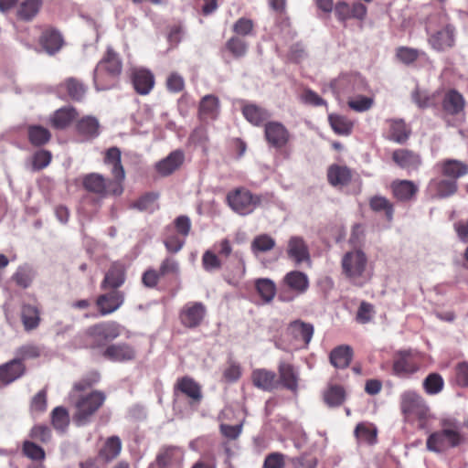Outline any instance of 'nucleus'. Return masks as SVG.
<instances>
[{"label": "nucleus", "instance_id": "24", "mask_svg": "<svg viewBox=\"0 0 468 468\" xmlns=\"http://www.w3.org/2000/svg\"><path fill=\"white\" fill-rule=\"evenodd\" d=\"M184 159L185 155L181 150L173 151L155 165V169L163 176H169L182 165Z\"/></svg>", "mask_w": 468, "mask_h": 468}, {"label": "nucleus", "instance_id": "34", "mask_svg": "<svg viewBox=\"0 0 468 468\" xmlns=\"http://www.w3.org/2000/svg\"><path fill=\"white\" fill-rule=\"evenodd\" d=\"M40 44L47 53L52 55L61 48L63 38L57 30H46L40 37Z\"/></svg>", "mask_w": 468, "mask_h": 468}, {"label": "nucleus", "instance_id": "22", "mask_svg": "<svg viewBox=\"0 0 468 468\" xmlns=\"http://www.w3.org/2000/svg\"><path fill=\"white\" fill-rule=\"evenodd\" d=\"M465 106L463 96L455 90H448L441 101L442 111L447 115L461 113Z\"/></svg>", "mask_w": 468, "mask_h": 468}, {"label": "nucleus", "instance_id": "8", "mask_svg": "<svg viewBox=\"0 0 468 468\" xmlns=\"http://www.w3.org/2000/svg\"><path fill=\"white\" fill-rule=\"evenodd\" d=\"M287 258L296 266L306 263L312 264L309 247L303 237L291 236L286 245Z\"/></svg>", "mask_w": 468, "mask_h": 468}, {"label": "nucleus", "instance_id": "58", "mask_svg": "<svg viewBox=\"0 0 468 468\" xmlns=\"http://www.w3.org/2000/svg\"><path fill=\"white\" fill-rule=\"evenodd\" d=\"M354 434L356 438L376 439L378 436V429L373 423L361 422L356 425Z\"/></svg>", "mask_w": 468, "mask_h": 468}, {"label": "nucleus", "instance_id": "2", "mask_svg": "<svg viewBox=\"0 0 468 468\" xmlns=\"http://www.w3.org/2000/svg\"><path fill=\"white\" fill-rule=\"evenodd\" d=\"M367 257L362 250L346 252L342 259L343 271L354 284L362 286L367 282Z\"/></svg>", "mask_w": 468, "mask_h": 468}, {"label": "nucleus", "instance_id": "41", "mask_svg": "<svg viewBox=\"0 0 468 468\" xmlns=\"http://www.w3.org/2000/svg\"><path fill=\"white\" fill-rule=\"evenodd\" d=\"M346 399V391L343 387L330 385L324 392V400L329 407H338Z\"/></svg>", "mask_w": 468, "mask_h": 468}, {"label": "nucleus", "instance_id": "47", "mask_svg": "<svg viewBox=\"0 0 468 468\" xmlns=\"http://www.w3.org/2000/svg\"><path fill=\"white\" fill-rule=\"evenodd\" d=\"M444 387V381L438 373L429 374L423 380V388L429 395L439 394Z\"/></svg>", "mask_w": 468, "mask_h": 468}, {"label": "nucleus", "instance_id": "64", "mask_svg": "<svg viewBox=\"0 0 468 468\" xmlns=\"http://www.w3.org/2000/svg\"><path fill=\"white\" fill-rule=\"evenodd\" d=\"M202 265L207 271H211L220 269L221 262L214 252L206 250L202 256Z\"/></svg>", "mask_w": 468, "mask_h": 468}, {"label": "nucleus", "instance_id": "17", "mask_svg": "<svg viewBox=\"0 0 468 468\" xmlns=\"http://www.w3.org/2000/svg\"><path fill=\"white\" fill-rule=\"evenodd\" d=\"M103 356L113 362H126L133 360L136 351L126 343L113 344L105 348Z\"/></svg>", "mask_w": 468, "mask_h": 468}, {"label": "nucleus", "instance_id": "32", "mask_svg": "<svg viewBox=\"0 0 468 468\" xmlns=\"http://www.w3.org/2000/svg\"><path fill=\"white\" fill-rule=\"evenodd\" d=\"M43 0H23L17 6V19L25 22L33 20L39 13Z\"/></svg>", "mask_w": 468, "mask_h": 468}, {"label": "nucleus", "instance_id": "7", "mask_svg": "<svg viewBox=\"0 0 468 468\" xmlns=\"http://www.w3.org/2000/svg\"><path fill=\"white\" fill-rule=\"evenodd\" d=\"M456 29L452 24H445L439 29L429 32L428 42L437 51H445L455 45Z\"/></svg>", "mask_w": 468, "mask_h": 468}, {"label": "nucleus", "instance_id": "46", "mask_svg": "<svg viewBox=\"0 0 468 468\" xmlns=\"http://www.w3.org/2000/svg\"><path fill=\"white\" fill-rule=\"evenodd\" d=\"M49 131L40 125H32L28 128V138L33 145L40 146L50 140Z\"/></svg>", "mask_w": 468, "mask_h": 468}, {"label": "nucleus", "instance_id": "5", "mask_svg": "<svg viewBox=\"0 0 468 468\" xmlns=\"http://www.w3.org/2000/svg\"><path fill=\"white\" fill-rule=\"evenodd\" d=\"M230 207L240 215L251 213L261 203V197L254 196L245 188H239L227 196Z\"/></svg>", "mask_w": 468, "mask_h": 468}, {"label": "nucleus", "instance_id": "4", "mask_svg": "<svg viewBox=\"0 0 468 468\" xmlns=\"http://www.w3.org/2000/svg\"><path fill=\"white\" fill-rule=\"evenodd\" d=\"M122 71V62L118 55L108 48L105 57L99 62L95 70L93 80L97 90H105L110 86L101 85L104 78L115 79Z\"/></svg>", "mask_w": 468, "mask_h": 468}, {"label": "nucleus", "instance_id": "3", "mask_svg": "<svg viewBox=\"0 0 468 468\" xmlns=\"http://www.w3.org/2000/svg\"><path fill=\"white\" fill-rule=\"evenodd\" d=\"M121 334L116 322H102L90 326L84 332L90 347H102L107 342L114 340Z\"/></svg>", "mask_w": 468, "mask_h": 468}, {"label": "nucleus", "instance_id": "28", "mask_svg": "<svg viewBox=\"0 0 468 468\" xmlns=\"http://www.w3.org/2000/svg\"><path fill=\"white\" fill-rule=\"evenodd\" d=\"M428 187L431 192H433L434 197L445 198L456 193L458 184L452 179H432Z\"/></svg>", "mask_w": 468, "mask_h": 468}, {"label": "nucleus", "instance_id": "57", "mask_svg": "<svg viewBox=\"0 0 468 468\" xmlns=\"http://www.w3.org/2000/svg\"><path fill=\"white\" fill-rule=\"evenodd\" d=\"M413 417L418 420V427L420 429H427L431 421L434 420V416L431 413L430 407L426 402L416 410Z\"/></svg>", "mask_w": 468, "mask_h": 468}, {"label": "nucleus", "instance_id": "35", "mask_svg": "<svg viewBox=\"0 0 468 468\" xmlns=\"http://www.w3.org/2000/svg\"><path fill=\"white\" fill-rule=\"evenodd\" d=\"M24 373V366L18 359L0 367V380L5 384H9L20 378Z\"/></svg>", "mask_w": 468, "mask_h": 468}, {"label": "nucleus", "instance_id": "39", "mask_svg": "<svg viewBox=\"0 0 468 468\" xmlns=\"http://www.w3.org/2000/svg\"><path fill=\"white\" fill-rule=\"evenodd\" d=\"M441 435L450 439H459L461 436V423L451 416H444L440 420Z\"/></svg>", "mask_w": 468, "mask_h": 468}, {"label": "nucleus", "instance_id": "6", "mask_svg": "<svg viewBox=\"0 0 468 468\" xmlns=\"http://www.w3.org/2000/svg\"><path fill=\"white\" fill-rule=\"evenodd\" d=\"M121 150L114 146L109 148L104 156L105 165L112 166L111 173L113 176L112 187V191L116 194H122V183L125 178L124 168L121 162Z\"/></svg>", "mask_w": 468, "mask_h": 468}, {"label": "nucleus", "instance_id": "10", "mask_svg": "<svg viewBox=\"0 0 468 468\" xmlns=\"http://www.w3.org/2000/svg\"><path fill=\"white\" fill-rule=\"evenodd\" d=\"M112 180L106 179L102 175L98 173H90L83 176L82 185L83 187L90 193H93L100 197H105L107 196H120L112 191Z\"/></svg>", "mask_w": 468, "mask_h": 468}, {"label": "nucleus", "instance_id": "54", "mask_svg": "<svg viewBox=\"0 0 468 468\" xmlns=\"http://www.w3.org/2000/svg\"><path fill=\"white\" fill-rule=\"evenodd\" d=\"M226 48L235 58H241L247 53L248 44L239 37H232L227 41Z\"/></svg>", "mask_w": 468, "mask_h": 468}, {"label": "nucleus", "instance_id": "30", "mask_svg": "<svg viewBox=\"0 0 468 468\" xmlns=\"http://www.w3.org/2000/svg\"><path fill=\"white\" fill-rule=\"evenodd\" d=\"M219 113V101L214 95L204 96L199 103V118L205 120H214Z\"/></svg>", "mask_w": 468, "mask_h": 468}, {"label": "nucleus", "instance_id": "49", "mask_svg": "<svg viewBox=\"0 0 468 468\" xmlns=\"http://www.w3.org/2000/svg\"><path fill=\"white\" fill-rule=\"evenodd\" d=\"M275 240L267 234H261L254 238L251 242V250L254 254L267 252L275 247Z\"/></svg>", "mask_w": 468, "mask_h": 468}, {"label": "nucleus", "instance_id": "33", "mask_svg": "<svg viewBox=\"0 0 468 468\" xmlns=\"http://www.w3.org/2000/svg\"><path fill=\"white\" fill-rule=\"evenodd\" d=\"M327 178L334 186H346L352 178L351 170L346 166L333 165L328 168Z\"/></svg>", "mask_w": 468, "mask_h": 468}, {"label": "nucleus", "instance_id": "62", "mask_svg": "<svg viewBox=\"0 0 468 468\" xmlns=\"http://www.w3.org/2000/svg\"><path fill=\"white\" fill-rule=\"evenodd\" d=\"M373 105V100L366 96H358L348 101V106L356 112H365Z\"/></svg>", "mask_w": 468, "mask_h": 468}, {"label": "nucleus", "instance_id": "59", "mask_svg": "<svg viewBox=\"0 0 468 468\" xmlns=\"http://www.w3.org/2000/svg\"><path fill=\"white\" fill-rule=\"evenodd\" d=\"M23 452L27 457L34 461H41L45 458L44 450L32 441H24Z\"/></svg>", "mask_w": 468, "mask_h": 468}, {"label": "nucleus", "instance_id": "42", "mask_svg": "<svg viewBox=\"0 0 468 468\" xmlns=\"http://www.w3.org/2000/svg\"><path fill=\"white\" fill-rule=\"evenodd\" d=\"M76 115L75 109L61 108L53 114L51 123L57 129H64L75 119Z\"/></svg>", "mask_w": 468, "mask_h": 468}, {"label": "nucleus", "instance_id": "40", "mask_svg": "<svg viewBox=\"0 0 468 468\" xmlns=\"http://www.w3.org/2000/svg\"><path fill=\"white\" fill-rule=\"evenodd\" d=\"M21 319L27 331L36 329L40 323L37 308L30 304L24 305L22 307Z\"/></svg>", "mask_w": 468, "mask_h": 468}, {"label": "nucleus", "instance_id": "50", "mask_svg": "<svg viewBox=\"0 0 468 468\" xmlns=\"http://www.w3.org/2000/svg\"><path fill=\"white\" fill-rule=\"evenodd\" d=\"M51 422L58 431H65L69 424V415L64 407H57L52 410Z\"/></svg>", "mask_w": 468, "mask_h": 468}, {"label": "nucleus", "instance_id": "38", "mask_svg": "<svg viewBox=\"0 0 468 468\" xmlns=\"http://www.w3.org/2000/svg\"><path fill=\"white\" fill-rule=\"evenodd\" d=\"M290 334L297 340L309 344L314 335V326L311 324L296 320L289 326Z\"/></svg>", "mask_w": 468, "mask_h": 468}, {"label": "nucleus", "instance_id": "52", "mask_svg": "<svg viewBox=\"0 0 468 468\" xmlns=\"http://www.w3.org/2000/svg\"><path fill=\"white\" fill-rule=\"evenodd\" d=\"M409 130L403 121H393L390 124L389 139L403 144L409 138Z\"/></svg>", "mask_w": 468, "mask_h": 468}, {"label": "nucleus", "instance_id": "18", "mask_svg": "<svg viewBox=\"0 0 468 468\" xmlns=\"http://www.w3.org/2000/svg\"><path fill=\"white\" fill-rule=\"evenodd\" d=\"M124 295L120 291H112L98 297L96 304L101 315L110 314L118 310L123 303Z\"/></svg>", "mask_w": 468, "mask_h": 468}, {"label": "nucleus", "instance_id": "29", "mask_svg": "<svg viewBox=\"0 0 468 468\" xmlns=\"http://www.w3.org/2000/svg\"><path fill=\"white\" fill-rule=\"evenodd\" d=\"M394 197L400 201L410 200L418 192V186L410 180H395L391 183Z\"/></svg>", "mask_w": 468, "mask_h": 468}, {"label": "nucleus", "instance_id": "51", "mask_svg": "<svg viewBox=\"0 0 468 468\" xmlns=\"http://www.w3.org/2000/svg\"><path fill=\"white\" fill-rule=\"evenodd\" d=\"M369 206L375 212H384L388 220L392 219V204L384 197L375 196L369 201Z\"/></svg>", "mask_w": 468, "mask_h": 468}, {"label": "nucleus", "instance_id": "45", "mask_svg": "<svg viewBox=\"0 0 468 468\" xmlns=\"http://www.w3.org/2000/svg\"><path fill=\"white\" fill-rule=\"evenodd\" d=\"M328 121L335 133L339 135H348L351 133L353 123L347 118L338 114H330Z\"/></svg>", "mask_w": 468, "mask_h": 468}, {"label": "nucleus", "instance_id": "14", "mask_svg": "<svg viewBox=\"0 0 468 468\" xmlns=\"http://www.w3.org/2000/svg\"><path fill=\"white\" fill-rule=\"evenodd\" d=\"M264 134L267 142L276 147H283L290 140L287 128L279 122H269L264 126Z\"/></svg>", "mask_w": 468, "mask_h": 468}, {"label": "nucleus", "instance_id": "15", "mask_svg": "<svg viewBox=\"0 0 468 468\" xmlns=\"http://www.w3.org/2000/svg\"><path fill=\"white\" fill-rule=\"evenodd\" d=\"M206 314V307L201 303H190L180 313L181 323L189 328L198 326Z\"/></svg>", "mask_w": 468, "mask_h": 468}, {"label": "nucleus", "instance_id": "61", "mask_svg": "<svg viewBox=\"0 0 468 468\" xmlns=\"http://www.w3.org/2000/svg\"><path fill=\"white\" fill-rule=\"evenodd\" d=\"M420 52L418 49L400 47L397 49L396 56L399 61L404 64H411L419 58Z\"/></svg>", "mask_w": 468, "mask_h": 468}, {"label": "nucleus", "instance_id": "26", "mask_svg": "<svg viewBox=\"0 0 468 468\" xmlns=\"http://www.w3.org/2000/svg\"><path fill=\"white\" fill-rule=\"evenodd\" d=\"M441 174L455 180L468 174V165L456 159H446L439 164Z\"/></svg>", "mask_w": 468, "mask_h": 468}, {"label": "nucleus", "instance_id": "19", "mask_svg": "<svg viewBox=\"0 0 468 468\" xmlns=\"http://www.w3.org/2000/svg\"><path fill=\"white\" fill-rule=\"evenodd\" d=\"M252 384L264 391H272L278 387L276 374L266 368H257L251 372Z\"/></svg>", "mask_w": 468, "mask_h": 468}, {"label": "nucleus", "instance_id": "1", "mask_svg": "<svg viewBox=\"0 0 468 468\" xmlns=\"http://www.w3.org/2000/svg\"><path fill=\"white\" fill-rule=\"evenodd\" d=\"M99 379V373L92 372L76 381L69 394V403L74 408L72 420L77 426L89 423L105 402L106 396L102 391L92 390L87 392Z\"/></svg>", "mask_w": 468, "mask_h": 468}, {"label": "nucleus", "instance_id": "11", "mask_svg": "<svg viewBox=\"0 0 468 468\" xmlns=\"http://www.w3.org/2000/svg\"><path fill=\"white\" fill-rule=\"evenodd\" d=\"M363 85V79L358 73H344L330 83V88L336 97L358 90Z\"/></svg>", "mask_w": 468, "mask_h": 468}, {"label": "nucleus", "instance_id": "60", "mask_svg": "<svg viewBox=\"0 0 468 468\" xmlns=\"http://www.w3.org/2000/svg\"><path fill=\"white\" fill-rule=\"evenodd\" d=\"M159 272L162 277L167 275L178 277L180 273L178 261L173 258H165L160 265Z\"/></svg>", "mask_w": 468, "mask_h": 468}, {"label": "nucleus", "instance_id": "23", "mask_svg": "<svg viewBox=\"0 0 468 468\" xmlns=\"http://www.w3.org/2000/svg\"><path fill=\"white\" fill-rule=\"evenodd\" d=\"M125 282V267L121 262H113L101 282V289H117Z\"/></svg>", "mask_w": 468, "mask_h": 468}, {"label": "nucleus", "instance_id": "37", "mask_svg": "<svg viewBox=\"0 0 468 468\" xmlns=\"http://www.w3.org/2000/svg\"><path fill=\"white\" fill-rule=\"evenodd\" d=\"M242 113L246 120L255 126L261 125L271 117V114L267 110L255 104L245 105L242 108Z\"/></svg>", "mask_w": 468, "mask_h": 468}, {"label": "nucleus", "instance_id": "21", "mask_svg": "<svg viewBox=\"0 0 468 468\" xmlns=\"http://www.w3.org/2000/svg\"><path fill=\"white\" fill-rule=\"evenodd\" d=\"M419 370L418 364L408 351L399 352L393 363V372L399 377L413 374Z\"/></svg>", "mask_w": 468, "mask_h": 468}, {"label": "nucleus", "instance_id": "63", "mask_svg": "<svg viewBox=\"0 0 468 468\" xmlns=\"http://www.w3.org/2000/svg\"><path fill=\"white\" fill-rule=\"evenodd\" d=\"M189 140L192 144L202 147L205 152L207 150L208 137L207 130L204 127L200 126L195 129L191 133Z\"/></svg>", "mask_w": 468, "mask_h": 468}, {"label": "nucleus", "instance_id": "25", "mask_svg": "<svg viewBox=\"0 0 468 468\" xmlns=\"http://www.w3.org/2000/svg\"><path fill=\"white\" fill-rule=\"evenodd\" d=\"M426 401L418 393L414 391H405L400 397V409L407 420H410L413 414Z\"/></svg>", "mask_w": 468, "mask_h": 468}, {"label": "nucleus", "instance_id": "16", "mask_svg": "<svg viewBox=\"0 0 468 468\" xmlns=\"http://www.w3.org/2000/svg\"><path fill=\"white\" fill-rule=\"evenodd\" d=\"M335 14L341 22H346L350 18L363 20L367 15L365 5L356 2L348 5L345 2L337 3L335 6Z\"/></svg>", "mask_w": 468, "mask_h": 468}, {"label": "nucleus", "instance_id": "43", "mask_svg": "<svg viewBox=\"0 0 468 468\" xmlns=\"http://www.w3.org/2000/svg\"><path fill=\"white\" fill-rule=\"evenodd\" d=\"M60 87L65 88L69 97L73 101H81L87 90L84 84L75 78L67 79Z\"/></svg>", "mask_w": 468, "mask_h": 468}, {"label": "nucleus", "instance_id": "31", "mask_svg": "<svg viewBox=\"0 0 468 468\" xmlns=\"http://www.w3.org/2000/svg\"><path fill=\"white\" fill-rule=\"evenodd\" d=\"M133 83L138 93L148 94L154 84V75L146 69H135L133 75Z\"/></svg>", "mask_w": 468, "mask_h": 468}, {"label": "nucleus", "instance_id": "36", "mask_svg": "<svg viewBox=\"0 0 468 468\" xmlns=\"http://www.w3.org/2000/svg\"><path fill=\"white\" fill-rule=\"evenodd\" d=\"M353 356L352 348L349 346H339L330 353V362L336 368H346L349 366Z\"/></svg>", "mask_w": 468, "mask_h": 468}, {"label": "nucleus", "instance_id": "53", "mask_svg": "<svg viewBox=\"0 0 468 468\" xmlns=\"http://www.w3.org/2000/svg\"><path fill=\"white\" fill-rule=\"evenodd\" d=\"M34 277V272L28 265H22L18 267L16 273L13 275V280L16 283L23 288H27Z\"/></svg>", "mask_w": 468, "mask_h": 468}, {"label": "nucleus", "instance_id": "13", "mask_svg": "<svg viewBox=\"0 0 468 468\" xmlns=\"http://www.w3.org/2000/svg\"><path fill=\"white\" fill-rule=\"evenodd\" d=\"M278 375L277 379L278 385L281 384L284 388L296 392L299 388V371L291 363L281 360L278 365Z\"/></svg>", "mask_w": 468, "mask_h": 468}, {"label": "nucleus", "instance_id": "55", "mask_svg": "<svg viewBox=\"0 0 468 468\" xmlns=\"http://www.w3.org/2000/svg\"><path fill=\"white\" fill-rule=\"evenodd\" d=\"M121 450L120 441H106L104 446L100 451V456L106 462H110L119 455Z\"/></svg>", "mask_w": 468, "mask_h": 468}, {"label": "nucleus", "instance_id": "44", "mask_svg": "<svg viewBox=\"0 0 468 468\" xmlns=\"http://www.w3.org/2000/svg\"><path fill=\"white\" fill-rule=\"evenodd\" d=\"M99 122L96 118L87 116L82 118L77 124V130L80 134L92 138L99 135Z\"/></svg>", "mask_w": 468, "mask_h": 468}, {"label": "nucleus", "instance_id": "27", "mask_svg": "<svg viewBox=\"0 0 468 468\" xmlns=\"http://www.w3.org/2000/svg\"><path fill=\"white\" fill-rule=\"evenodd\" d=\"M175 388L187 396L193 402L199 403L202 399L200 385L190 377L177 379Z\"/></svg>", "mask_w": 468, "mask_h": 468}, {"label": "nucleus", "instance_id": "20", "mask_svg": "<svg viewBox=\"0 0 468 468\" xmlns=\"http://www.w3.org/2000/svg\"><path fill=\"white\" fill-rule=\"evenodd\" d=\"M282 283L296 294H303L309 288V278L304 272L291 271L285 274Z\"/></svg>", "mask_w": 468, "mask_h": 468}, {"label": "nucleus", "instance_id": "56", "mask_svg": "<svg viewBox=\"0 0 468 468\" xmlns=\"http://www.w3.org/2000/svg\"><path fill=\"white\" fill-rule=\"evenodd\" d=\"M412 100L421 109L436 105V96L434 93L429 94L418 89L412 92Z\"/></svg>", "mask_w": 468, "mask_h": 468}, {"label": "nucleus", "instance_id": "12", "mask_svg": "<svg viewBox=\"0 0 468 468\" xmlns=\"http://www.w3.org/2000/svg\"><path fill=\"white\" fill-rule=\"evenodd\" d=\"M393 162L401 169L409 174L418 171L422 165V159L420 154L407 149H397L392 153Z\"/></svg>", "mask_w": 468, "mask_h": 468}, {"label": "nucleus", "instance_id": "9", "mask_svg": "<svg viewBox=\"0 0 468 468\" xmlns=\"http://www.w3.org/2000/svg\"><path fill=\"white\" fill-rule=\"evenodd\" d=\"M184 451L176 446L162 448L156 454L155 460L150 464L156 468H184Z\"/></svg>", "mask_w": 468, "mask_h": 468}, {"label": "nucleus", "instance_id": "48", "mask_svg": "<svg viewBox=\"0 0 468 468\" xmlns=\"http://www.w3.org/2000/svg\"><path fill=\"white\" fill-rule=\"evenodd\" d=\"M256 289L264 303H270L275 296L276 286L270 279H259L256 281Z\"/></svg>", "mask_w": 468, "mask_h": 468}]
</instances>
